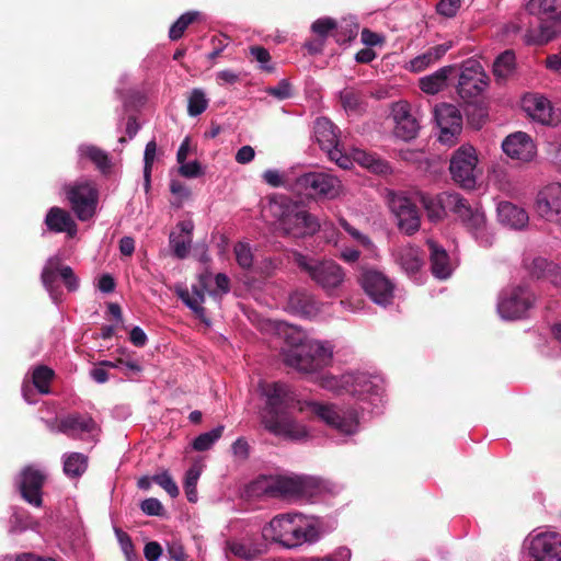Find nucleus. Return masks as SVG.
<instances>
[{
    "instance_id": "nucleus-1",
    "label": "nucleus",
    "mask_w": 561,
    "mask_h": 561,
    "mask_svg": "<svg viewBox=\"0 0 561 561\" xmlns=\"http://www.w3.org/2000/svg\"><path fill=\"white\" fill-rule=\"evenodd\" d=\"M259 390L265 398V407L261 412V422L266 431L289 439L299 440L308 435L305 425L291 417V411L310 410L320 421L342 435L351 436L359 431L358 413L354 409H343L332 403L316 401L300 402L289 386L282 382H261Z\"/></svg>"
},
{
    "instance_id": "nucleus-2",
    "label": "nucleus",
    "mask_w": 561,
    "mask_h": 561,
    "mask_svg": "<svg viewBox=\"0 0 561 561\" xmlns=\"http://www.w3.org/2000/svg\"><path fill=\"white\" fill-rule=\"evenodd\" d=\"M277 334L289 345L283 351L284 363L304 374H312L329 366L333 346L329 342L308 340L304 333L285 322L276 325Z\"/></svg>"
},
{
    "instance_id": "nucleus-3",
    "label": "nucleus",
    "mask_w": 561,
    "mask_h": 561,
    "mask_svg": "<svg viewBox=\"0 0 561 561\" xmlns=\"http://www.w3.org/2000/svg\"><path fill=\"white\" fill-rule=\"evenodd\" d=\"M263 537L293 549L317 542L322 536L320 522L314 516L286 513L275 516L264 528Z\"/></svg>"
},
{
    "instance_id": "nucleus-4",
    "label": "nucleus",
    "mask_w": 561,
    "mask_h": 561,
    "mask_svg": "<svg viewBox=\"0 0 561 561\" xmlns=\"http://www.w3.org/2000/svg\"><path fill=\"white\" fill-rule=\"evenodd\" d=\"M268 208L286 237L302 239L313 236L320 229L318 219L287 196L273 197Z\"/></svg>"
},
{
    "instance_id": "nucleus-5",
    "label": "nucleus",
    "mask_w": 561,
    "mask_h": 561,
    "mask_svg": "<svg viewBox=\"0 0 561 561\" xmlns=\"http://www.w3.org/2000/svg\"><path fill=\"white\" fill-rule=\"evenodd\" d=\"M293 262L327 293L339 289L345 280V271L333 260H316L295 251Z\"/></svg>"
},
{
    "instance_id": "nucleus-6",
    "label": "nucleus",
    "mask_w": 561,
    "mask_h": 561,
    "mask_svg": "<svg viewBox=\"0 0 561 561\" xmlns=\"http://www.w3.org/2000/svg\"><path fill=\"white\" fill-rule=\"evenodd\" d=\"M530 15L538 19V34L527 35L528 44L543 45L561 32V0H530L526 4Z\"/></svg>"
},
{
    "instance_id": "nucleus-7",
    "label": "nucleus",
    "mask_w": 561,
    "mask_h": 561,
    "mask_svg": "<svg viewBox=\"0 0 561 561\" xmlns=\"http://www.w3.org/2000/svg\"><path fill=\"white\" fill-rule=\"evenodd\" d=\"M539 296L527 283L514 284L503 288L497 297L499 316H524L533 311Z\"/></svg>"
},
{
    "instance_id": "nucleus-8",
    "label": "nucleus",
    "mask_w": 561,
    "mask_h": 561,
    "mask_svg": "<svg viewBox=\"0 0 561 561\" xmlns=\"http://www.w3.org/2000/svg\"><path fill=\"white\" fill-rule=\"evenodd\" d=\"M341 188L337 178L325 172H307L296 178L293 191L308 198H335Z\"/></svg>"
},
{
    "instance_id": "nucleus-9",
    "label": "nucleus",
    "mask_w": 561,
    "mask_h": 561,
    "mask_svg": "<svg viewBox=\"0 0 561 561\" xmlns=\"http://www.w3.org/2000/svg\"><path fill=\"white\" fill-rule=\"evenodd\" d=\"M527 561H561V534L534 530L524 541Z\"/></svg>"
},
{
    "instance_id": "nucleus-10",
    "label": "nucleus",
    "mask_w": 561,
    "mask_h": 561,
    "mask_svg": "<svg viewBox=\"0 0 561 561\" xmlns=\"http://www.w3.org/2000/svg\"><path fill=\"white\" fill-rule=\"evenodd\" d=\"M449 172L457 185L473 190L480 174L476 149L471 146L459 147L450 158Z\"/></svg>"
},
{
    "instance_id": "nucleus-11",
    "label": "nucleus",
    "mask_w": 561,
    "mask_h": 561,
    "mask_svg": "<svg viewBox=\"0 0 561 561\" xmlns=\"http://www.w3.org/2000/svg\"><path fill=\"white\" fill-rule=\"evenodd\" d=\"M67 199L77 218L87 221L95 214L98 190L92 182L81 181L65 187Z\"/></svg>"
},
{
    "instance_id": "nucleus-12",
    "label": "nucleus",
    "mask_w": 561,
    "mask_h": 561,
    "mask_svg": "<svg viewBox=\"0 0 561 561\" xmlns=\"http://www.w3.org/2000/svg\"><path fill=\"white\" fill-rule=\"evenodd\" d=\"M358 280L374 302L387 306L393 299V283L379 270L360 265Z\"/></svg>"
},
{
    "instance_id": "nucleus-13",
    "label": "nucleus",
    "mask_w": 561,
    "mask_h": 561,
    "mask_svg": "<svg viewBox=\"0 0 561 561\" xmlns=\"http://www.w3.org/2000/svg\"><path fill=\"white\" fill-rule=\"evenodd\" d=\"M460 73L457 84V93L465 101L481 94L488 85V76L483 67L476 59H467L460 66Z\"/></svg>"
},
{
    "instance_id": "nucleus-14",
    "label": "nucleus",
    "mask_w": 561,
    "mask_h": 561,
    "mask_svg": "<svg viewBox=\"0 0 561 561\" xmlns=\"http://www.w3.org/2000/svg\"><path fill=\"white\" fill-rule=\"evenodd\" d=\"M46 474L39 468L25 466L16 476L14 483L24 501L28 504L41 507L43 505V492Z\"/></svg>"
},
{
    "instance_id": "nucleus-15",
    "label": "nucleus",
    "mask_w": 561,
    "mask_h": 561,
    "mask_svg": "<svg viewBox=\"0 0 561 561\" xmlns=\"http://www.w3.org/2000/svg\"><path fill=\"white\" fill-rule=\"evenodd\" d=\"M435 121L439 127V141L454 145L462 130V116L457 106L442 103L435 107Z\"/></svg>"
},
{
    "instance_id": "nucleus-16",
    "label": "nucleus",
    "mask_w": 561,
    "mask_h": 561,
    "mask_svg": "<svg viewBox=\"0 0 561 561\" xmlns=\"http://www.w3.org/2000/svg\"><path fill=\"white\" fill-rule=\"evenodd\" d=\"M389 207L397 218L398 228L408 236L419 231L421 217L417 206L402 195H393L389 201Z\"/></svg>"
},
{
    "instance_id": "nucleus-17",
    "label": "nucleus",
    "mask_w": 561,
    "mask_h": 561,
    "mask_svg": "<svg viewBox=\"0 0 561 561\" xmlns=\"http://www.w3.org/2000/svg\"><path fill=\"white\" fill-rule=\"evenodd\" d=\"M353 380L350 385V394L358 400H367L377 408L382 398V380L378 376L367 373H352Z\"/></svg>"
},
{
    "instance_id": "nucleus-18",
    "label": "nucleus",
    "mask_w": 561,
    "mask_h": 561,
    "mask_svg": "<svg viewBox=\"0 0 561 561\" xmlns=\"http://www.w3.org/2000/svg\"><path fill=\"white\" fill-rule=\"evenodd\" d=\"M50 431L62 433L71 438H81L83 435L94 436L100 431L94 419L89 414L78 412L69 413L58 420L55 428L49 424Z\"/></svg>"
},
{
    "instance_id": "nucleus-19",
    "label": "nucleus",
    "mask_w": 561,
    "mask_h": 561,
    "mask_svg": "<svg viewBox=\"0 0 561 561\" xmlns=\"http://www.w3.org/2000/svg\"><path fill=\"white\" fill-rule=\"evenodd\" d=\"M536 213L548 221L561 219V184L550 183L543 186L536 196Z\"/></svg>"
},
{
    "instance_id": "nucleus-20",
    "label": "nucleus",
    "mask_w": 561,
    "mask_h": 561,
    "mask_svg": "<svg viewBox=\"0 0 561 561\" xmlns=\"http://www.w3.org/2000/svg\"><path fill=\"white\" fill-rule=\"evenodd\" d=\"M523 267L529 277L538 282H549L553 287L561 288V266L543 256L526 257Z\"/></svg>"
},
{
    "instance_id": "nucleus-21",
    "label": "nucleus",
    "mask_w": 561,
    "mask_h": 561,
    "mask_svg": "<svg viewBox=\"0 0 561 561\" xmlns=\"http://www.w3.org/2000/svg\"><path fill=\"white\" fill-rule=\"evenodd\" d=\"M502 149L511 159L522 163L533 161L537 154L534 140L524 131L508 135L502 142Z\"/></svg>"
},
{
    "instance_id": "nucleus-22",
    "label": "nucleus",
    "mask_w": 561,
    "mask_h": 561,
    "mask_svg": "<svg viewBox=\"0 0 561 561\" xmlns=\"http://www.w3.org/2000/svg\"><path fill=\"white\" fill-rule=\"evenodd\" d=\"M458 196V193L442 192L435 196L422 195L421 202L428 219L436 222L443 220L448 213L454 214L459 203Z\"/></svg>"
},
{
    "instance_id": "nucleus-23",
    "label": "nucleus",
    "mask_w": 561,
    "mask_h": 561,
    "mask_svg": "<svg viewBox=\"0 0 561 561\" xmlns=\"http://www.w3.org/2000/svg\"><path fill=\"white\" fill-rule=\"evenodd\" d=\"M458 204L454 214L465 226V228L478 238L479 234L483 233L486 226V217L482 208L472 207L468 201L460 194L458 196Z\"/></svg>"
},
{
    "instance_id": "nucleus-24",
    "label": "nucleus",
    "mask_w": 561,
    "mask_h": 561,
    "mask_svg": "<svg viewBox=\"0 0 561 561\" xmlns=\"http://www.w3.org/2000/svg\"><path fill=\"white\" fill-rule=\"evenodd\" d=\"M392 116L396 123L393 134L397 138L410 141L417 136L420 125L411 115L408 103H397L393 106Z\"/></svg>"
},
{
    "instance_id": "nucleus-25",
    "label": "nucleus",
    "mask_w": 561,
    "mask_h": 561,
    "mask_svg": "<svg viewBox=\"0 0 561 561\" xmlns=\"http://www.w3.org/2000/svg\"><path fill=\"white\" fill-rule=\"evenodd\" d=\"M180 232H171L169 237L170 247L175 257L185 259L192 245V232L194 224L192 220H183L176 225Z\"/></svg>"
},
{
    "instance_id": "nucleus-26",
    "label": "nucleus",
    "mask_w": 561,
    "mask_h": 561,
    "mask_svg": "<svg viewBox=\"0 0 561 561\" xmlns=\"http://www.w3.org/2000/svg\"><path fill=\"white\" fill-rule=\"evenodd\" d=\"M320 304L312 294L305 290L295 291L288 298L287 310L297 316H314L321 310Z\"/></svg>"
},
{
    "instance_id": "nucleus-27",
    "label": "nucleus",
    "mask_w": 561,
    "mask_h": 561,
    "mask_svg": "<svg viewBox=\"0 0 561 561\" xmlns=\"http://www.w3.org/2000/svg\"><path fill=\"white\" fill-rule=\"evenodd\" d=\"M497 218L502 225L516 230L525 228L529 221L527 211L511 202L499 203Z\"/></svg>"
},
{
    "instance_id": "nucleus-28",
    "label": "nucleus",
    "mask_w": 561,
    "mask_h": 561,
    "mask_svg": "<svg viewBox=\"0 0 561 561\" xmlns=\"http://www.w3.org/2000/svg\"><path fill=\"white\" fill-rule=\"evenodd\" d=\"M45 225L51 232H67L70 237L77 232V224L71 215L57 206L51 207L45 217Z\"/></svg>"
},
{
    "instance_id": "nucleus-29",
    "label": "nucleus",
    "mask_w": 561,
    "mask_h": 561,
    "mask_svg": "<svg viewBox=\"0 0 561 561\" xmlns=\"http://www.w3.org/2000/svg\"><path fill=\"white\" fill-rule=\"evenodd\" d=\"M458 67L455 65L442 67L434 73L422 77L419 80V87L426 94H436L447 87L448 78L456 73Z\"/></svg>"
},
{
    "instance_id": "nucleus-30",
    "label": "nucleus",
    "mask_w": 561,
    "mask_h": 561,
    "mask_svg": "<svg viewBox=\"0 0 561 561\" xmlns=\"http://www.w3.org/2000/svg\"><path fill=\"white\" fill-rule=\"evenodd\" d=\"M431 260V271L439 279H446L450 273V262L446 250L433 240L427 241Z\"/></svg>"
},
{
    "instance_id": "nucleus-31",
    "label": "nucleus",
    "mask_w": 561,
    "mask_h": 561,
    "mask_svg": "<svg viewBox=\"0 0 561 561\" xmlns=\"http://www.w3.org/2000/svg\"><path fill=\"white\" fill-rule=\"evenodd\" d=\"M525 110L535 121L550 125L553 122L552 106L550 101L543 96L534 95L525 100Z\"/></svg>"
},
{
    "instance_id": "nucleus-32",
    "label": "nucleus",
    "mask_w": 561,
    "mask_h": 561,
    "mask_svg": "<svg viewBox=\"0 0 561 561\" xmlns=\"http://www.w3.org/2000/svg\"><path fill=\"white\" fill-rule=\"evenodd\" d=\"M334 129V124L325 117H319L314 123L316 139L325 152L339 146L337 135Z\"/></svg>"
},
{
    "instance_id": "nucleus-33",
    "label": "nucleus",
    "mask_w": 561,
    "mask_h": 561,
    "mask_svg": "<svg viewBox=\"0 0 561 561\" xmlns=\"http://www.w3.org/2000/svg\"><path fill=\"white\" fill-rule=\"evenodd\" d=\"M61 267V260L58 256H51L47 260L41 275L44 287L55 301L57 300V296L60 293L57 277L58 275L60 276Z\"/></svg>"
},
{
    "instance_id": "nucleus-34",
    "label": "nucleus",
    "mask_w": 561,
    "mask_h": 561,
    "mask_svg": "<svg viewBox=\"0 0 561 561\" xmlns=\"http://www.w3.org/2000/svg\"><path fill=\"white\" fill-rule=\"evenodd\" d=\"M207 279V275H201L198 284L193 285L191 291L188 289H182L179 291L181 300L196 313L203 311L202 305L205 298Z\"/></svg>"
},
{
    "instance_id": "nucleus-35",
    "label": "nucleus",
    "mask_w": 561,
    "mask_h": 561,
    "mask_svg": "<svg viewBox=\"0 0 561 561\" xmlns=\"http://www.w3.org/2000/svg\"><path fill=\"white\" fill-rule=\"evenodd\" d=\"M449 49V46L442 44L428 48L424 54L416 56L410 62L411 70L421 72L432 64L439 60Z\"/></svg>"
},
{
    "instance_id": "nucleus-36",
    "label": "nucleus",
    "mask_w": 561,
    "mask_h": 561,
    "mask_svg": "<svg viewBox=\"0 0 561 561\" xmlns=\"http://www.w3.org/2000/svg\"><path fill=\"white\" fill-rule=\"evenodd\" d=\"M81 158L90 160L102 172L106 173L111 170V160L108 154L94 145H82L79 147Z\"/></svg>"
},
{
    "instance_id": "nucleus-37",
    "label": "nucleus",
    "mask_w": 561,
    "mask_h": 561,
    "mask_svg": "<svg viewBox=\"0 0 561 561\" xmlns=\"http://www.w3.org/2000/svg\"><path fill=\"white\" fill-rule=\"evenodd\" d=\"M270 489L282 496H294L304 492V483L298 478L278 477L273 480Z\"/></svg>"
},
{
    "instance_id": "nucleus-38",
    "label": "nucleus",
    "mask_w": 561,
    "mask_h": 561,
    "mask_svg": "<svg viewBox=\"0 0 561 561\" xmlns=\"http://www.w3.org/2000/svg\"><path fill=\"white\" fill-rule=\"evenodd\" d=\"M353 380V374L347 373L340 377L333 375H324L320 379V386L323 389L332 391L336 394L348 393L350 394V385Z\"/></svg>"
},
{
    "instance_id": "nucleus-39",
    "label": "nucleus",
    "mask_w": 561,
    "mask_h": 561,
    "mask_svg": "<svg viewBox=\"0 0 561 561\" xmlns=\"http://www.w3.org/2000/svg\"><path fill=\"white\" fill-rule=\"evenodd\" d=\"M88 468V457L81 453H71L64 456V472L67 477L78 478Z\"/></svg>"
},
{
    "instance_id": "nucleus-40",
    "label": "nucleus",
    "mask_w": 561,
    "mask_h": 561,
    "mask_svg": "<svg viewBox=\"0 0 561 561\" xmlns=\"http://www.w3.org/2000/svg\"><path fill=\"white\" fill-rule=\"evenodd\" d=\"M515 69V54L505 50L493 62V73L497 80H505Z\"/></svg>"
},
{
    "instance_id": "nucleus-41",
    "label": "nucleus",
    "mask_w": 561,
    "mask_h": 561,
    "mask_svg": "<svg viewBox=\"0 0 561 561\" xmlns=\"http://www.w3.org/2000/svg\"><path fill=\"white\" fill-rule=\"evenodd\" d=\"M55 373L51 368L39 365L34 368L32 374V382L34 387L42 394L50 393V382L54 379Z\"/></svg>"
},
{
    "instance_id": "nucleus-42",
    "label": "nucleus",
    "mask_w": 561,
    "mask_h": 561,
    "mask_svg": "<svg viewBox=\"0 0 561 561\" xmlns=\"http://www.w3.org/2000/svg\"><path fill=\"white\" fill-rule=\"evenodd\" d=\"M226 548L233 556L245 561L255 559L260 553V549L256 546L243 540H228Z\"/></svg>"
},
{
    "instance_id": "nucleus-43",
    "label": "nucleus",
    "mask_w": 561,
    "mask_h": 561,
    "mask_svg": "<svg viewBox=\"0 0 561 561\" xmlns=\"http://www.w3.org/2000/svg\"><path fill=\"white\" fill-rule=\"evenodd\" d=\"M399 262L402 268L409 274L419 272L423 264L420 250L417 248H405L400 252Z\"/></svg>"
},
{
    "instance_id": "nucleus-44",
    "label": "nucleus",
    "mask_w": 561,
    "mask_h": 561,
    "mask_svg": "<svg viewBox=\"0 0 561 561\" xmlns=\"http://www.w3.org/2000/svg\"><path fill=\"white\" fill-rule=\"evenodd\" d=\"M225 426L218 425L209 432L198 435L192 443V447L196 451L209 450L214 444L221 437Z\"/></svg>"
},
{
    "instance_id": "nucleus-45",
    "label": "nucleus",
    "mask_w": 561,
    "mask_h": 561,
    "mask_svg": "<svg viewBox=\"0 0 561 561\" xmlns=\"http://www.w3.org/2000/svg\"><path fill=\"white\" fill-rule=\"evenodd\" d=\"M208 106V100L201 89H193L187 99V113L190 116H198Z\"/></svg>"
},
{
    "instance_id": "nucleus-46",
    "label": "nucleus",
    "mask_w": 561,
    "mask_h": 561,
    "mask_svg": "<svg viewBox=\"0 0 561 561\" xmlns=\"http://www.w3.org/2000/svg\"><path fill=\"white\" fill-rule=\"evenodd\" d=\"M198 13L197 12H186L182 14L170 27L169 31V37L172 41L180 39L186 28L197 20Z\"/></svg>"
},
{
    "instance_id": "nucleus-47",
    "label": "nucleus",
    "mask_w": 561,
    "mask_h": 561,
    "mask_svg": "<svg viewBox=\"0 0 561 561\" xmlns=\"http://www.w3.org/2000/svg\"><path fill=\"white\" fill-rule=\"evenodd\" d=\"M202 470L198 466H192L185 473L184 479V490L187 500L191 503H195L197 501V482L199 480Z\"/></svg>"
},
{
    "instance_id": "nucleus-48",
    "label": "nucleus",
    "mask_w": 561,
    "mask_h": 561,
    "mask_svg": "<svg viewBox=\"0 0 561 561\" xmlns=\"http://www.w3.org/2000/svg\"><path fill=\"white\" fill-rule=\"evenodd\" d=\"M337 27L336 21L332 18H321L316 20L311 24V31L317 34L318 36L324 38L329 35H333L336 37V42L341 41V37L337 33L333 34L332 32L335 31Z\"/></svg>"
},
{
    "instance_id": "nucleus-49",
    "label": "nucleus",
    "mask_w": 561,
    "mask_h": 561,
    "mask_svg": "<svg viewBox=\"0 0 561 561\" xmlns=\"http://www.w3.org/2000/svg\"><path fill=\"white\" fill-rule=\"evenodd\" d=\"M10 531H23L27 528H31L34 524L31 516L23 510H14L11 519H10Z\"/></svg>"
},
{
    "instance_id": "nucleus-50",
    "label": "nucleus",
    "mask_w": 561,
    "mask_h": 561,
    "mask_svg": "<svg viewBox=\"0 0 561 561\" xmlns=\"http://www.w3.org/2000/svg\"><path fill=\"white\" fill-rule=\"evenodd\" d=\"M233 251H234L237 263L239 264L240 267H242L243 270H249L252 267L253 254L251 252L249 244L243 243V242H238L234 245Z\"/></svg>"
},
{
    "instance_id": "nucleus-51",
    "label": "nucleus",
    "mask_w": 561,
    "mask_h": 561,
    "mask_svg": "<svg viewBox=\"0 0 561 561\" xmlns=\"http://www.w3.org/2000/svg\"><path fill=\"white\" fill-rule=\"evenodd\" d=\"M339 224L354 240H356L364 248L371 249L374 247L370 238L366 234H363L358 229L353 227L345 218H340Z\"/></svg>"
},
{
    "instance_id": "nucleus-52",
    "label": "nucleus",
    "mask_w": 561,
    "mask_h": 561,
    "mask_svg": "<svg viewBox=\"0 0 561 561\" xmlns=\"http://www.w3.org/2000/svg\"><path fill=\"white\" fill-rule=\"evenodd\" d=\"M156 153H157V142L154 140H150L146 145L145 153H144V162H145L144 176H145V181H146L147 185H149V183H150V175H151L152 165H153V162L156 159Z\"/></svg>"
},
{
    "instance_id": "nucleus-53",
    "label": "nucleus",
    "mask_w": 561,
    "mask_h": 561,
    "mask_svg": "<svg viewBox=\"0 0 561 561\" xmlns=\"http://www.w3.org/2000/svg\"><path fill=\"white\" fill-rule=\"evenodd\" d=\"M115 534L127 561H138V557L135 552L134 545L129 535L119 528L115 529Z\"/></svg>"
},
{
    "instance_id": "nucleus-54",
    "label": "nucleus",
    "mask_w": 561,
    "mask_h": 561,
    "mask_svg": "<svg viewBox=\"0 0 561 561\" xmlns=\"http://www.w3.org/2000/svg\"><path fill=\"white\" fill-rule=\"evenodd\" d=\"M152 480L163 488L171 497L179 495V488L168 471L154 474Z\"/></svg>"
},
{
    "instance_id": "nucleus-55",
    "label": "nucleus",
    "mask_w": 561,
    "mask_h": 561,
    "mask_svg": "<svg viewBox=\"0 0 561 561\" xmlns=\"http://www.w3.org/2000/svg\"><path fill=\"white\" fill-rule=\"evenodd\" d=\"M266 93L278 100H286L293 96L291 84L287 79H282L277 85L268 87Z\"/></svg>"
},
{
    "instance_id": "nucleus-56",
    "label": "nucleus",
    "mask_w": 561,
    "mask_h": 561,
    "mask_svg": "<svg viewBox=\"0 0 561 561\" xmlns=\"http://www.w3.org/2000/svg\"><path fill=\"white\" fill-rule=\"evenodd\" d=\"M251 56L261 64V68L267 72H272L274 67L268 65L271 61V55L266 48L263 46H251L250 47Z\"/></svg>"
},
{
    "instance_id": "nucleus-57",
    "label": "nucleus",
    "mask_w": 561,
    "mask_h": 561,
    "mask_svg": "<svg viewBox=\"0 0 561 561\" xmlns=\"http://www.w3.org/2000/svg\"><path fill=\"white\" fill-rule=\"evenodd\" d=\"M461 4V0H440L436 5L438 14L446 18H454Z\"/></svg>"
},
{
    "instance_id": "nucleus-58",
    "label": "nucleus",
    "mask_w": 561,
    "mask_h": 561,
    "mask_svg": "<svg viewBox=\"0 0 561 561\" xmlns=\"http://www.w3.org/2000/svg\"><path fill=\"white\" fill-rule=\"evenodd\" d=\"M546 152L553 163L561 167V135L554 136L547 141Z\"/></svg>"
},
{
    "instance_id": "nucleus-59",
    "label": "nucleus",
    "mask_w": 561,
    "mask_h": 561,
    "mask_svg": "<svg viewBox=\"0 0 561 561\" xmlns=\"http://www.w3.org/2000/svg\"><path fill=\"white\" fill-rule=\"evenodd\" d=\"M340 99L345 110L355 111L358 108L360 103L359 94L352 89L343 90L340 94Z\"/></svg>"
},
{
    "instance_id": "nucleus-60",
    "label": "nucleus",
    "mask_w": 561,
    "mask_h": 561,
    "mask_svg": "<svg viewBox=\"0 0 561 561\" xmlns=\"http://www.w3.org/2000/svg\"><path fill=\"white\" fill-rule=\"evenodd\" d=\"M141 511L148 516H162L164 508L162 503L156 497H149L140 503Z\"/></svg>"
},
{
    "instance_id": "nucleus-61",
    "label": "nucleus",
    "mask_w": 561,
    "mask_h": 561,
    "mask_svg": "<svg viewBox=\"0 0 561 561\" xmlns=\"http://www.w3.org/2000/svg\"><path fill=\"white\" fill-rule=\"evenodd\" d=\"M60 277L69 291H75L79 287V279L75 275L73 270L68 265H62L60 268Z\"/></svg>"
},
{
    "instance_id": "nucleus-62",
    "label": "nucleus",
    "mask_w": 561,
    "mask_h": 561,
    "mask_svg": "<svg viewBox=\"0 0 561 561\" xmlns=\"http://www.w3.org/2000/svg\"><path fill=\"white\" fill-rule=\"evenodd\" d=\"M179 172L182 176L193 179L203 174L201 163L198 161H192L188 163H182L179 168Z\"/></svg>"
},
{
    "instance_id": "nucleus-63",
    "label": "nucleus",
    "mask_w": 561,
    "mask_h": 561,
    "mask_svg": "<svg viewBox=\"0 0 561 561\" xmlns=\"http://www.w3.org/2000/svg\"><path fill=\"white\" fill-rule=\"evenodd\" d=\"M162 554V547L157 541L146 543L144 548V556L147 561H158Z\"/></svg>"
},
{
    "instance_id": "nucleus-64",
    "label": "nucleus",
    "mask_w": 561,
    "mask_h": 561,
    "mask_svg": "<svg viewBox=\"0 0 561 561\" xmlns=\"http://www.w3.org/2000/svg\"><path fill=\"white\" fill-rule=\"evenodd\" d=\"M327 153H328L330 160L335 161V163L342 169H348L350 165L352 164V161L350 160V158L342 153L339 146L335 147L334 149L330 150Z\"/></svg>"
}]
</instances>
